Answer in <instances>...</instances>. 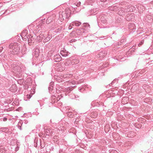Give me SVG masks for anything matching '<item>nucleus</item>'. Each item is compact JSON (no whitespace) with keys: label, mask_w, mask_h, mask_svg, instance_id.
Segmentation results:
<instances>
[{"label":"nucleus","mask_w":153,"mask_h":153,"mask_svg":"<svg viewBox=\"0 0 153 153\" xmlns=\"http://www.w3.org/2000/svg\"><path fill=\"white\" fill-rule=\"evenodd\" d=\"M9 48L12 49L13 54H18L21 51L20 45L16 42L11 43L9 45Z\"/></svg>","instance_id":"1"},{"label":"nucleus","mask_w":153,"mask_h":153,"mask_svg":"<svg viewBox=\"0 0 153 153\" xmlns=\"http://www.w3.org/2000/svg\"><path fill=\"white\" fill-rule=\"evenodd\" d=\"M71 13V11L70 10H66L65 12H62V14H59V18L61 20L68 19L70 17Z\"/></svg>","instance_id":"2"},{"label":"nucleus","mask_w":153,"mask_h":153,"mask_svg":"<svg viewBox=\"0 0 153 153\" xmlns=\"http://www.w3.org/2000/svg\"><path fill=\"white\" fill-rule=\"evenodd\" d=\"M13 71L17 74H20L21 70L20 67L16 64H13L12 65Z\"/></svg>","instance_id":"3"},{"label":"nucleus","mask_w":153,"mask_h":153,"mask_svg":"<svg viewBox=\"0 0 153 153\" xmlns=\"http://www.w3.org/2000/svg\"><path fill=\"white\" fill-rule=\"evenodd\" d=\"M39 36L42 39H44V41L45 42H47L49 41L51 38V36H49L48 35H47L45 34H43L42 35L40 34Z\"/></svg>","instance_id":"4"},{"label":"nucleus","mask_w":153,"mask_h":153,"mask_svg":"<svg viewBox=\"0 0 153 153\" xmlns=\"http://www.w3.org/2000/svg\"><path fill=\"white\" fill-rule=\"evenodd\" d=\"M119 8V10H117L118 11V13L120 15H124L125 14L126 12H127L126 11V8H121L120 7H118Z\"/></svg>","instance_id":"5"},{"label":"nucleus","mask_w":153,"mask_h":153,"mask_svg":"<svg viewBox=\"0 0 153 153\" xmlns=\"http://www.w3.org/2000/svg\"><path fill=\"white\" fill-rule=\"evenodd\" d=\"M87 32V30L85 29V28H81L77 29L76 30V33L78 35H82L83 33Z\"/></svg>","instance_id":"6"},{"label":"nucleus","mask_w":153,"mask_h":153,"mask_svg":"<svg viewBox=\"0 0 153 153\" xmlns=\"http://www.w3.org/2000/svg\"><path fill=\"white\" fill-rule=\"evenodd\" d=\"M53 59L56 62H59L61 61L62 58L59 54H56L53 57Z\"/></svg>","instance_id":"7"},{"label":"nucleus","mask_w":153,"mask_h":153,"mask_svg":"<svg viewBox=\"0 0 153 153\" xmlns=\"http://www.w3.org/2000/svg\"><path fill=\"white\" fill-rule=\"evenodd\" d=\"M108 10L112 11L117 12V10H119V8L116 6H113L108 7Z\"/></svg>","instance_id":"8"},{"label":"nucleus","mask_w":153,"mask_h":153,"mask_svg":"<svg viewBox=\"0 0 153 153\" xmlns=\"http://www.w3.org/2000/svg\"><path fill=\"white\" fill-rule=\"evenodd\" d=\"M106 52L105 51H101L99 54H98V57L100 58V59H101L106 55Z\"/></svg>","instance_id":"9"},{"label":"nucleus","mask_w":153,"mask_h":153,"mask_svg":"<svg viewBox=\"0 0 153 153\" xmlns=\"http://www.w3.org/2000/svg\"><path fill=\"white\" fill-rule=\"evenodd\" d=\"M60 54L64 57H66L70 53L65 50H63L61 51Z\"/></svg>","instance_id":"10"},{"label":"nucleus","mask_w":153,"mask_h":153,"mask_svg":"<svg viewBox=\"0 0 153 153\" xmlns=\"http://www.w3.org/2000/svg\"><path fill=\"white\" fill-rule=\"evenodd\" d=\"M81 22L76 21H74L71 23V25H73V26H78L81 25Z\"/></svg>","instance_id":"11"},{"label":"nucleus","mask_w":153,"mask_h":153,"mask_svg":"<svg viewBox=\"0 0 153 153\" xmlns=\"http://www.w3.org/2000/svg\"><path fill=\"white\" fill-rule=\"evenodd\" d=\"M135 7L132 6H130L129 8L126 9V12H132L134 10H135Z\"/></svg>","instance_id":"12"},{"label":"nucleus","mask_w":153,"mask_h":153,"mask_svg":"<svg viewBox=\"0 0 153 153\" xmlns=\"http://www.w3.org/2000/svg\"><path fill=\"white\" fill-rule=\"evenodd\" d=\"M83 26L84 27V28L86 30H89L90 28V25L87 23H83Z\"/></svg>","instance_id":"13"},{"label":"nucleus","mask_w":153,"mask_h":153,"mask_svg":"<svg viewBox=\"0 0 153 153\" xmlns=\"http://www.w3.org/2000/svg\"><path fill=\"white\" fill-rule=\"evenodd\" d=\"M73 61L72 62L70 60H68L65 63V65L66 66H68L70 65H72Z\"/></svg>","instance_id":"14"},{"label":"nucleus","mask_w":153,"mask_h":153,"mask_svg":"<svg viewBox=\"0 0 153 153\" xmlns=\"http://www.w3.org/2000/svg\"><path fill=\"white\" fill-rule=\"evenodd\" d=\"M28 44L30 45H31L32 43L34 42V39L33 38H30L28 39Z\"/></svg>","instance_id":"15"},{"label":"nucleus","mask_w":153,"mask_h":153,"mask_svg":"<svg viewBox=\"0 0 153 153\" xmlns=\"http://www.w3.org/2000/svg\"><path fill=\"white\" fill-rule=\"evenodd\" d=\"M128 98L127 97L124 98L122 100V102L123 104H124L128 102Z\"/></svg>","instance_id":"16"},{"label":"nucleus","mask_w":153,"mask_h":153,"mask_svg":"<svg viewBox=\"0 0 153 153\" xmlns=\"http://www.w3.org/2000/svg\"><path fill=\"white\" fill-rule=\"evenodd\" d=\"M72 82H69V81H67L66 82H65L64 83V85L65 86H71L72 85Z\"/></svg>","instance_id":"17"},{"label":"nucleus","mask_w":153,"mask_h":153,"mask_svg":"<svg viewBox=\"0 0 153 153\" xmlns=\"http://www.w3.org/2000/svg\"><path fill=\"white\" fill-rule=\"evenodd\" d=\"M52 21V19L51 17H49L46 21V23L47 24H49Z\"/></svg>","instance_id":"18"},{"label":"nucleus","mask_w":153,"mask_h":153,"mask_svg":"<svg viewBox=\"0 0 153 153\" xmlns=\"http://www.w3.org/2000/svg\"><path fill=\"white\" fill-rule=\"evenodd\" d=\"M20 70L21 71V73H22V72H24V71H25V66L22 65L20 67Z\"/></svg>","instance_id":"19"},{"label":"nucleus","mask_w":153,"mask_h":153,"mask_svg":"<svg viewBox=\"0 0 153 153\" xmlns=\"http://www.w3.org/2000/svg\"><path fill=\"white\" fill-rule=\"evenodd\" d=\"M134 46H133L130 49H129V50L128 52L129 54L134 52Z\"/></svg>","instance_id":"20"},{"label":"nucleus","mask_w":153,"mask_h":153,"mask_svg":"<svg viewBox=\"0 0 153 153\" xmlns=\"http://www.w3.org/2000/svg\"><path fill=\"white\" fill-rule=\"evenodd\" d=\"M76 1H77V2L75 3V5H76L77 6H79L81 4V1H78V0H76Z\"/></svg>","instance_id":"21"},{"label":"nucleus","mask_w":153,"mask_h":153,"mask_svg":"<svg viewBox=\"0 0 153 153\" xmlns=\"http://www.w3.org/2000/svg\"><path fill=\"white\" fill-rule=\"evenodd\" d=\"M75 64H77L79 62V61L77 59H74L72 61Z\"/></svg>","instance_id":"22"},{"label":"nucleus","mask_w":153,"mask_h":153,"mask_svg":"<svg viewBox=\"0 0 153 153\" xmlns=\"http://www.w3.org/2000/svg\"><path fill=\"white\" fill-rule=\"evenodd\" d=\"M71 76L72 75L71 74H67L65 75L64 76V77L65 78H67L71 77Z\"/></svg>","instance_id":"23"},{"label":"nucleus","mask_w":153,"mask_h":153,"mask_svg":"<svg viewBox=\"0 0 153 153\" xmlns=\"http://www.w3.org/2000/svg\"><path fill=\"white\" fill-rule=\"evenodd\" d=\"M101 22H102L103 23H107V20L105 19H101Z\"/></svg>","instance_id":"24"},{"label":"nucleus","mask_w":153,"mask_h":153,"mask_svg":"<svg viewBox=\"0 0 153 153\" xmlns=\"http://www.w3.org/2000/svg\"><path fill=\"white\" fill-rule=\"evenodd\" d=\"M117 82V79H114L111 83V85H113V83L114 82Z\"/></svg>","instance_id":"25"},{"label":"nucleus","mask_w":153,"mask_h":153,"mask_svg":"<svg viewBox=\"0 0 153 153\" xmlns=\"http://www.w3.org/2000/svg\"><path fill=\"white\" fill-rule=\"evenodd\" d=\"M76 40L75 39H72L70 41V43H72L73 42H76Z\"/></svg>","instance_id":"26"},{"label":"nucleus","mask_w":153,"mask_h":153,"mask_svg":"<svg viewBox=\"0 0 153 153\" xmlns=\"http://www.w3.org/2000/svg\"><path fill=\"white\" fill-rule=\"evenodd\" d=\"M27 38L28 39H31V38H33V36H32L31 35H29L27 36Z\"/></svg>","instance_id":"27"},{"label":"nucleus","mask_w":153,"mask_h":153,"mask_svg":"<svg viewBox=\"0 0 153 153\" xmlns=\"http://www.w3.org/2000/svg\"><path fill=\"white\" fill-rule=\"evenodd\" d=\"M72 26H73V25H71V23L70 24V25H69L68 27V28L69 30H71L72 29Z\"/></svg>","instance_id":"28"},{"label":"nucleus","mask_w":153,"mask_h":153,"mask_svg":"<svg viewBox=\"0 0 153 153\" xmlns=\"http://www.w3.org/2000/svg\"><path fill=\"white\" fill-rule=\"evenodd\" d=\"M143 41H141L140 43H139L138 44V46L139 47H140L143 44Z\"/></svg>","instance_id":"29"},{"label":"nucleus","mask_w":153,"mask_h":153,"mask_svg":"<svg viewBox=\"0 0 153 153\" xmlns=\"http://www.w3.org/2000/svg\"><path fill=\"white\" fill-rule=\"evenodd\" d=\"M61 29L59 28L55 30L56 32H60Z\"/></svg>","instance_id":"30"},{"label":"nucleus","mask_w":153,"mask_h":153,"mask_svg":"<svg viewBox=\"0 0 153 153\" xmlns=\"http://www.w3.org/2000/svg\"><path fill=\"white\" fill-rule=\"evenodd\" d=\"M54 82H50V84L49 85V86H52V85H53Z\"/></svg>","instance_id":"31"},{"label":"nucleus","mask_w":153,"mask_h":153,"mask_svg":"<svg viewBox=\"0 0 153 153\" xmlns=\"http://www.w3.org/2000/svg\"><path fill=\"white\" fill-rule=\"evenodd\" d=\"M53 87H50L49 88V89L50 91H51L53 89Z\"/></svg>","instance_id":"32"},{"label":"nucleus","mask_w":153,"mask_h":153,"mask_svg":"<svg viewBox=\"0 0 153 153\" xmlns=\"http://www.w3.org/2000/svg\"><path fill=\"white\" fill-rule=\"evenodd\" d=\"M27 98L28 99H30L31 97V96H30V95H27Z\"/></svg>","instance_id":"33"},{"label":"nucleus","mask_w":153,"mask_h":153,"mask_svg":"<svg viewBox=\"0 0 153 153\" xmlns=\"http://www.w3.org/2000/svg\"><path fill=\"white\" fill-rule=\"evenodd\" d=\"M7 120V118H4L3 120L4 121H6Z\"/></svg>","instance_id":"34"},{"label":"nucleus","mask_w":153,"mask_h":153,"mask_svg":"<svg viewBox=\"0 0 153 153\" xmlns=\"http://www.w3.org/2000/svg\"><path fill=\"white\" fill-rule=\"evenodd\" d=\"M101 2H105L107 1V0H100Z\"/></svg>","instance_id":"35"},{"label":"nucleus","mask_w":153,"mask_h":153,"mask_svg":"<svg viewBox=\"0 0 153 153\" xmlns=\"http://www.w3.org/2000/svg\"><path fill=\"white\" fill-rule=\"evenodd\" d=\"M126 19L128 21L129 20V18H128V17L127 16V17H126Z\"/></svg>","instance_id":"36"},{"label":"nucleus","mask_w":153,"mask_h":153,"mask_svg":"<svg viewBox=\"0 0 153 153\" xmlns=\"http://www.w3.org/2000/svg\"><path fill=\"white\" fill-rule=\"evenodd\" d=\"M1 48V49L0 48V52H1V50L2 49V48Z\"/></svg>","instance_id":"37"},{"label":"nucleus","mask_w":153,"mask_h":153,"mask_svg":"<svg viewBox=\"0 0 153 153\" xmlns=\"http://www.w3.org/2000/svg\"><path fill=\"white\" fill-rule=\"evenodd\" d=\"M20 81H21L20 80H18V82L19 83Z\"/></svg>","instance_id":"38"},{"label":"nucleus","mask_w":153,"mask_h":153,"mask_svg":"<svg viewBox=\"0 0 153 153\" xmlns=\"http://www.w3.org/2000/svg\"><path fill=\"white\" fill-rule=\"evenodd\" d=\"M47 130L49 131V130H48L47 129H46V132H47V133H48V131H47Z\"/></svg>","instance_id":"39"},{"label":"nucleus","mask_w":153,"mask_h":153,"mask_svg":"<svg viewBox=\"0 0 153 153\" xmlns=\"http://www.w3.org/2000/svg\"><path fill=\"white\" fill-rule=\"evenodd\" d=\"M26 49L25 47H24L23 48V49Z\"/></svg>","instance_id":"40"},{"label":"nucleus","mask_w":153,"mask_h":153,"mask_svg":"<svg viewBox=\"0 0 153 153\" xmlns=\"http://www.w3.org/2000/svg\"><path fill=\"white\" fill-rule=\"evenodd\" d=\"M132 25H134H134L133 24H132Z\"/></svg>","instance_id":"41"},{"label":"nucleus","mask_w":153,"mask_h":153,"mask_svg":"<svg viewBox=\"0 0 153 153\" xmlns=\"http://www.w3.org/2000/svg\"><path fill=\"white\" fill-rule=\"evenodd\" d=\"M100 38H102V37H100Z\"/></svg>","instance_id":"42"},{"label":"nucleus","mask_w":153,"mask_h":153,"mask_svg":"<svg viewBox=\"0 0 153 153\" xmlns=\"http://www.w3.org/2000/svg\"><path fill=\"white\" fill-rule=\"evenodd\" d=\"M29 85V86H30V85Z\"/></svg>","instance_id":"43"}]
</instances>
